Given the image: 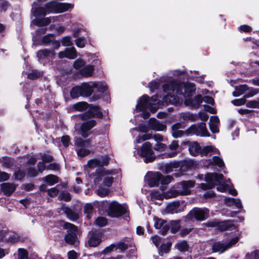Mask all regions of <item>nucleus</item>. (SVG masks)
I'll use <instances>...</instances> for the list:
<instances>
[{
	"mask_svg": "<svg viewBox=\"0 0 259 259\" xmlns=\"http://www.w3.org/2000/svg\"><path fill=\"white\" fill-rule=\"evenodd\" d=\"M167 148V146L165 144L163 143H157L154 147V149L158 151H163Z\"/></svg>",
	"mask_w": 259,
	"mask_h": 259,
	"instance_id": "774afa93",
	"label": "nucleus"
},
{
	"mask_svg": "<svg viewBox=\"0 0 259 259\" xmlns=\"http://www.w3.org/2000/svg\"><path fill=\"white\" fill-rule=\"evenodd\" d=\"M175 247L181 252L187 251L189 248L187 242L184 240L178 241L176 244Z\"/></svg>",
	"mask_w": 259,
	"mask_h": 259,
	"instance_id": "2f4dec72",
	"label": "nucleus"
},
{
	"mask_svg": "<svg viewBox=\"0 0 259 259\" xmlns=\"http://www.w3.org/2000/svg\"><path fill=\"white\" fill-rule=\"evenodd\" d=\"M136 108L139 111L149 110L155 112L158 108V101L154 97L149 98L148 96L144 95L139 99Z\"/></svg>",
	"mask_w": 259,
	"mask_h": 259,
	"instance_id": "7ed1b4c3",
	"label": "nucleus"
},
{
	"mask_svg": "<svg viewBox=\"0 0 259 259\" xmlns=\"http://www.w3.org/2000/svg\"><path fill=\"white\" fill-rule=\"evenodd\" d=\"M101 242V239L97 235H93L89 240L88 243L90 246L96 247Z\"/></svg>",
	"mask_w": 259,
	"mask_h": 259,
	"instance_id": "79ce46f5",
	"label": "nucleus"
},
{
	"mask_svg": "<svg viewBox=\"0 0 259 259\" xmlns=\"http://www.w3.org/2000/svg\"><path fill=\"white\" fill-rule=\"evenodd\" d=\"M41 75V73L37 71H33L28 74V77L31 79H35Z\"/></svg>",
	"mask_w": 259,
	"mask_h": 259,
	"instance_id": "0e129e2a",
	"label": "nucleus"
},
{
	"mask_svg": "<svg viewBox=\"0 0 259 259\" xmlns=\"http://www.w3.org/2000/svg\"><path fill=\"white\" fill-rule=\"evenodd\" d=\"M209 214V210L206 208H194L190 212V215L196 220L202 221L206 219Z\"/></svg>",
	"mask_w": 259,
	"mask_h": 259,
	"instance_id": "f8f14e48",
	"label": "nucleus"
},
{
	"mask_svg": "<svg viewBox=\"0 0 259 259\" xmlns=\"http://www.w3.org/2000/svg\"><path fill=\"white\" fill-rule=\"evenodd\" d=\"M151 199L152 201L156 200H161L162 198V196L158 192L156 191H152L150 193Z\"/></svg>",
	"mask_w": 259,
	"mask_h": 259,
	"instance_id": "13d9d810",
	"label": "nucleus"
},
{
	"mask_svg": "<svg viewBox=\"0 0 259 259\" xmlns=\"http://www.w3.org/2000/svg\"><path fill=\"white\" fill-rule=\"evenodd\" d=\"M164 92L166 95L163 98V101L166 104H175L179 102V98L176 94L182 95L185 98V104L193 107H198L202 102L201 95H197L193 100L189 99L195 91L193 83H184L177 81L169 80L163 85Z\"/></svg>",
	"mask_w": 259,
	"mask_h": 259,
	"instance_id": "f257e3e1",
	"label": "nucleus"
},
{
	"mask_svg": "<svg viewBox=\"0 0 259 259\" xmlns=\"http://www.w3.org/2000/svg\"><path fill=\"white\" fill-rule=\"evenodd\" d=\"M138 152L145 158L144 161L146 163L153 161L155 158L152 149V145L149 142H145L143 144L141 150H139Z\"/></svg>",
	"mask_w": 259,
	"mask_h": 259,
	"instance_id": "6e6552de",
	"label": "nucleus"
},
{
	"mask_svg": "<svg viewBox=\"0 0 259 259\" xmlns=\"http://www.w3.org/2000/svg\"><path fill=\"white\" fill-rule=\"evenodd\" d=\"M182 124L180 123H176L171 126V134L174 138H178L184 136H186V130L183 131Z\"/></svg>",
	"mask_w": 259,
	"mask_h": 259,
	"instance_id": "dca6fc26",
	"label": "nucleus"
},
{
	"mask_svg": "<svg viewBox=\"0 0 259 259\" xmlns=\"http://www.w3.org/2000/svg\"><path fill=\"white\" fill-rule=\"evenodd\" d=\"M192 135H195L201 137H206L209 136L206 127V124L203 122L198 124H193L186 130L187 136Z\"/></svg>",
	"mask_w": 259,
	"mask_h": 259,
	"instance_id": "423d86ee",
	"label": "nucleus"
},
{
	"mask_svg": "<svg viewBox=\"0 0 259 259\" xmlns=\"http://www.w3.org/2000/svg\"><path fill=\"white\" fill-rule=\"evenodd\" d=\"M154 221V226L155 228L157 229H161V233L162 235H164L169 229L168 226L166 222L163 220L158 218H155Z\"/></svg>",
	"mask_w": 259,
	"mask_h": 259,
	"instance_id": "6ab92c4d",
	"label": "nucleus"
},
{
	"mask_svg": "<svg viewBox=\"0 0 259 259\" xmlns=\"http://www.w3.org/2000/svg\"><path fill=\"white\" fill-rule=\"evenodd\" d=\"M94 71V67L93 65H88L81 69L80 71V74L84 77L92 76Z\"/></svg>",
	"mask_w": 259,
	"mask_h": 259,
	"instance_id": "c756f323",
	"label": "nucleus"
},
{
	"mask_svg": "<svg viewBox=\"0 0 259 259\" xmlns=\"http://www.w3.org/2000/svg\"><path fill=\"white\" fill-rule=\"evenodd\" d=\"M95 120L92 119L83 122L80 126V134L84 138L88 137L90 133L89 131L96 125Z\"/></svg>",
	"mask_w": 259,
	"mask_h": 259,
	"instance_id": "2eb2a0df",
	"label": "nucleus"
},
{
	"mask_svg": "<svg viewBox=\"0 0 259 259\" xmlns=\"http://www.w3.org/2000/svg\"><path fill=\"white\" fill-rule=\"evenodd\" d=\"M246 106L249 108H259V102L255 100L249 101L247 103Z\"/></svg>",
	"mask_w": 259,
	"mask_h": 259,
	"instance_id": "e2e57ef3",
	"label": "nucleus"
},
{
	"mask_svg": "<svg viewBox=\"0 0 259 259\" xmlns=\"http://www.w3.org/2000/svg\"><path fill=\"white\" fill-rule=\"evenodd\" d=\"M179 147L178 142L175 140L172 141L169 145V149L172 151L170 153H165L162 155L163 158H171L175 157L177 154V150Z\"/></svg>",
	"mask_w": 259,
	"mask_h": 259,
	"instance_id": "4be33fe9",
	"label": "nucleus"
},
{
	"mask_svg": "<svg viewBox=\"0 0 259 259\" xmlns=\"http://www.w3.org/2000/svg\"><path fill=\"white\" fill-rule=\"evenodd\" d=\"M189 150L193 156H196L200 152V146L197 142H193L190 144Z\"/></svg>",
	"mask_w": 259,
	"mask_h": 259,
	"instance_id": "7c9ffc66",
	"label": "nucleus"
},
{
	"mask_svg": "<svg viewBox=\"0 0 259 259\" xmlns=\"http://www.w3.org/2000/svg\"><path fill=\"white\" fill-rule=\"evenodd\" d=\"M58 199L60 200H64L65 201H69L71 200V196L69 193L61 192L59 196Z\"/></svg>",
	"mask_w": 259,
	"mask_h": 259,
	"instance_id": "5fc2aeb1",
	"label": "nucleus"
},
{
	"mask_svg": "<svg viewBox=\"0 0 259 259\" xmlns=\"http://www.w3.org/2000/svg\"><path fill=\"white\" fill-rule=\"evenodd\" d=\"M96 224L99 227H103L107 224V221L106 218L103 217L98 218L96 221Z\"/></svg>",
	"mask_w": 259,
	"mask_h": 259,
	"instance_id": "4d7b16f0",
	"label": "nucleus"
},
{
	"mask_svg": "<svg viewBox=\"0 0 259 259\" xmlns=\"http://www.w3.org/2000/svg\"><path fill=\"white\" fill-rule=\"evenodd\" d=\"M46 8L48 13H58V3L56 2H51L46 5Z\"/></svg>",
	"mask_w": 259,
	"mask_h": 259,
	"instance_id": "f704fd0d",
	"label": "nucleus"
},
{
	"mask_svg": "<svg viewBox=\"0 0 259 259\" xmlns=\"http://www.w3.org/2000/svg\"><path fill=\"white\" fill-rule=\"evenodd\" d=\"M195 182L192 180L183 181L176 185V187L172 188L164 193V196L168 199L176 197L179 195H186L190 194V189L193 188Z\"/></svg>",
	"mask_w": 259,
	"mask_h": 259,
	"instance_id": "f03ea898",
	"label": "nucleus"
},
{
	"mask_svg": "<svg viewBox=\"0 0 259 259\" xmlns=\"http://www.w3.org/2000/svg\"><path fill=\"white\" fill-rule=\"evenodd\" d=\"M97 176L94 179L95 185H98L101 181L103 182V185L107 187L111 186L113 182V171H109L102 168V169H97Z\"/></svg>",
	"mask_w": 259,
	"mask_h": 259,
	"instance_id": "39448f33",
	"label": "nucleus"
},
{
	"mask_svg": "<svg viewBox=\"0 0 259 259\" xmlns=\"http://www.w3.org/2000/svg\"><path fill=\"white\" fill-rule=\"evenodd\" d=\"M82 96L84 97H89L93 93V88H94L93 87V83L92 85H90L88 83H83L81 86H80Z\"/></svg>",
	"mask_w": 259,
	"mask_h": 259,
	"instance_id": "cd10ccee",
	"label": "nucleus"
},
{
	"mask_svg": "<svg viewBox=\"0 0 259 259\" xmlns=\"http://www.w3.org/2000/svg\"><path fill=\"white\" fill-rule=\"evenodd\" d=\"M218 228L221 231H232L236 229V226L230 221H224L218 224Z\"/></svg>",
	"mask_w": 259,
	"mask_h": 259,
	"instance_id": "bb28decb",
	"label": "nucleus"
},
{
	"mask_svg": "<svg viewBox=\"0 0 259 259\" xmlns=\"http://www.w3.org/2000/svg\"><path fill=\"white\" fill-rule=\"evenodd\" d=\"M93 87L95 88H97L98 91L102 93L105 92L107 89V85L104 83L94 82L93 83Z\"/></svg>",
	"mask_w": 259,
	"mask_h": 259,
	"instance_id": "c03bdc74",
	"label": "nucleus"
},
{
	"mask_svg": "<svg viewBox=\"0 0 259 259\" xmlns=\"http://www.w3.org/2000/svg\"><path fill=\"white\" fill-rule=\"evenodd\" d=\"M2 191L6 195H11L16 189L14 184L10 183H4L1 184Z\"/></svg>",
	"mask_w": 259,
	"mask_h": 259,
	"instance_id": "5701e85b",
	"label": "nucleus"
},
{
	"mask_svg": "<svg viewBox=\"0 0 259 259\" xmlns=\"http://www.w3.org/2000/svg\"><path fill=\"white\" fill-rule=\"evenodd\" d=\"M60 58H67L73 59L77 57V53L74 47L66 49L64 51L60 52L58 53Z\"/></svg>",
	"mask_w": 259,
	"mask_h": 259,
	"instance_id": "f3484780",
	"label": "nucleus"
},
{
	"mask_svg": "<svg viewBox=\"0 0 259 259\" xmlns=\"http://www.w3.org/2000/svg\"><path fill=\"white\" fill-rule=\"evenodd\" d=\"M170 246L171 244L169 243L162 244L159 249V254L163 255L164 253L168 252L170 250Z\"/></svg>",
	"mask_w": 259,
	"mask_h": 259,
	"instance_id": "8fccbe9b",
	"label": "nucleus"
},
{
	"mask_svg": "<svg viewBox=\"0 0 259 259\" xmlns=\"http://www.w3.org/2000/svg\"><path fill=\"white\" fill-rule=\"evenodd\" d=\"M149 128L156 131H164L166 126L155 119H150L149 121Z\"/></svg>",
	"mask_w": 259,
	"mask_h": 259,
	"instance_id": "a211bd4d",
	"label": "nucleus"
},
{
	"mask_svg": "<svg viewBox=\"0 0 259 259\" xmlns=\"http://www.w3.org/2000/svg\"><path fill=\"white\" fill-rule=\"evenodd\" d=\"M180 202L178 201H174L169 203L166 207V211L168 213H175L180 211Z\"/></svg>",
	"mask_w": 259,
	"mask_h": 259,
	"instance_id": "c85d7f7f",
	"label": "nucleus"
},
{
	"mask_svg": "<svg viewBox=\"0 0 259 259\" xmlns=\"http://www.w3.org/2000/svg\"><path fill=\"white\" fill-rule=\"evenodd\" d=\"M88 115L92 117H101L102 113L98 106H93L90 107L88 113L83 114V118L88 117Z\"/></svg>",
	"mask_w": 259,
	"mask_h": 259,
	"instance_id": "b1692460",
	"label": "nucleus"
},
{
	"mask_svg": "<svg viewBox=\"0 0 259 259\" xmlns=\"http://www.w3.org/2000/svg\"><path fill=\"white\" fill-rule=\"evenodd\" d=\"M73 6L69 3H58V13H63L73 8Z\"/></svg>",
	"mask_w": 259,
	"mask_h": 259,
	"instance_id": "4c0bfd02",
	"label": "nucleus"
},
{
	"mask_svg": "<svg viewBox=\"0 0 259 259\" xmlns=\"http://www.w3.org/2000/svg\"><path fill=\"white\" fill-rule=\"evenodd\" d=\"M179 166L180 163L178 161L170 162L165 165L164 171L166 173H169L172 171L174 168H178Z\"/></svg>",
	"mask_w": 259,
	"mask_h": 259,
	"instance_id": "58836bf2",
	"label": "nucleus"
},
{
	"mask_svg": "<svg viewBox=\"0 0 259 259\" xmlns=\"http://www.w3.org/2000/svg\"><path fill=\"white\" fill-rule=\"evenodd\" d=\"M54 39V35L53 34H48L43 37L42 41L46 45H48L52 43Z\"/></svg>",
	"mask_w": 259,
	"mask_h": 259,
	"instance_id": "3c124183",
	"label": "nucleus"
},
{
	"mask_svg": "<svg viewBox=\"0 0 259 259\" xmlns=\"http://www.w3.org/2000/svg\"><path fill=\"white\" fill-rule=\"evenodd\" d=\"M251 88H250L246 84L239 85L235 88V90L233 92V95L234 97H238L244 94H245L249 92Z\"/></svg>",
	"mask_w": 259,
	"mask_h": 259,
	"instance_id": "393cba45",
	"label": "nucleus"
},
{
	"mask_svg": "<svg viewBox=\"0 0 259 259\" xmlns=\"http://www.w3.org/2000/svg\"><path fill=\"white\" fill-rule=\"evenodd\" d=\"M18 252V259H27L28 252L25 249L19 248Z\"/></svg>",
	"mask_w": 259,
	"mask_h": 259,
	"instance_id": "864d4df0",
	"label": "nucleus"
},
{
	"mask_svg": "<svg viewBox=\"0 0 259 259\" xmlns=\"http://www.w3.org/2000/svg\"><path fill=\"white\" fill-rule=\"evenodd\" d=\"M181 118L186 121H194L198 119V115L196 114L185 113L182 115Z\"/></svg>",
	"mask_w": 259,
	"mask_h": 259,
	"instance_id": "e433bc0d",
	"label": "nucleus"
},
{
	"mask_svg": "<svg viewBox=\"0 0 259 259\" xmlns=\"http://www.w3.org/2000/svg\"><path fill=\"white\" fill-rule=\"evenodd\" d=\"M259 93V89L251 88L249 92L246 93L243 98L235 99L232 101V103L235 106L244 105L246 102V98L254 96Z\"/></svg>",
	"mask_w": 259,
	"mask_h": 259,
	"instance_id": "4468645a",
	"label": "nucleus"
},
{
	"mask_svg": "<svg viewBox=\"0 0 259 259\" xmlns=\"http://www.w3.org/2000/svg\"><path fill=\"white\" fill-rule=\"evenodd\" d=\"M97 194L101 197H105L109 193L108 188H100L97 191Z\"/></svg>",
	"mask_w": 259,
	"mask_h": 259,
	"instance_id": "052dcab7",
	"label": "nucleus"
},
{
	"mask_svg": "<svg viewBox=\"0 0 259 259\" xmlns=\"http://www.w3.org/2000/svg\"><path fill=\"white\" fill-rule=\"evenodd\" d=\"M219 150L212 146H207L203 148L201 153L205 155L219 153Z\"/></svg>",
	"mask_w": 259,
	"mask_h": 259,
	"instance_id": "72a5a7b5",
	"label": "nucleus"
},
{
	"mask_svg": "<svg viewBox=\"0 0 259 259\" xmlns=\"http://www.w3.org/2000/svg\"><path fill=\"white\" fill-rule=\"evenodd\" d=\"M34 25H36L38 26H47L49 23H51V19L50 18H45L42 19H35L32 21Z\"/></svg>",
	"mask_w": 259,
	"mask_h": 259,
	"instance_id": "c9c22d12",
	"label": "nucleus"
},
{
	"mask_svg": "<svg viewBox=\"0 0 259 259\" xmlns=\"http://www.w3.org/2000/svg\"><path fill=\"white\" fill-rule=\"evenodd\" d=\"M50 54L55 56L56 53L49 49H44L38 51L37 52V56L39 59H44L48 57Z\"/></svg>",
	"mask_w": 259,
	"mask_h": 259,
	"instance_id": "473e14b6",
	"label": "nucleus"
},
{
	"mask_svg": "<svg viewBox=\"0 0 259 259\" xmlns=\"http://www.w3.org/2000/svg\"><path fill=\"white\" fill-rule=\"evenodd\" d=\"M62 210L71 221H76L79 218V213L77 211L72 210L71 208L64 206L62 207Z\"/></svg>",
	"mask_w": 259,
	"mask_h": 259,
	"instance_id": "412c9836",
	"label": "nucleus"
},
{
	"mask_svg": "<svg viewBox=\"0 0 259 259\" xmlns=\"http://www.w3.org/2000/svg\"><path fill=\"white\" fill-rule=\"evenodd\" d=\"M85 64V62L84 60L81 59H78L74 61L73 66L74 68L78 69L83 66Z\"/></svg>",
	"mask_w": 259,
	"mask_h": 259,
	"instance_id": "6e6d98bb",
	"label": "nucleus"
},
{
	"mask_svg": "<svg viewBox=\"0 0 259 259\" xmlns=\"http://www.w3.org/2000/svg\"><path fill=\"white\" fill-rule=\"evenodd\" d=\"M217 173H211L207 174L205 177V180L206 183H201L199 185L203 190L211 189L214 187V182H217L218 180L217 177Z\"/></svg>",
	"mask_w": 259,
	"mask_h": 259,
	"instance_id": "9b49d317",
	"label": "nucleus"
},
{
	"mask_svg": "<svg viewBox=\"0 0 259 259\" xmlns=\"http://www.w3.org/2000/svg\"><path fill=\"white\" fill-rule=\"evenodd\" d=\"M90 143L89 140H83L81 138H78L75 142L76 151L78 156L84 157L90 154V151L84 148L85 145H89Z\"/></svg>",
	"mask_w": 259,
	"mask_h": 259,
	"instance_id": "9d476101",
	"label": "nucleus"
},
{
	"mask_svg": "<svg viewBox=\"0 0 259 259\" xmlns=\"http://www.w3.org/2000/svg\"><path fill=\"white\" fill-rule=\"evenodd\" d=\"M239 239L238 236H236L225 241L215 242L211 246L212 252L223 253L237 243Z\"/></svg>",
	"mask_w": 259,
	"mask_h": 259,
	"instance_id": "20e7f679",
	"label": "nucleus"
},
{
	"mask_svg": "<svg viewBox=\"0 0 259 259\" xmlns=\"http://www.w3.org/2000/svg\"><path fill=\"white\" fill-rule=\"evenodd\" d=\"M161 178V174L157 172H149L145 177V180L150 187L156 186L159 184Z\"/></svg>",
	"mask_w": 259,
	"mask_h": 259,
	"instance_id": "ddd939ff",
	"label": "nucleus"
},
{
	"mask_svg": "<svg viewBox=\"0 0 259 259\" xmlns=\"http://www.w3.org/2000/svg\"><path fill=\"white\" fill-rule=\"evenodd\" d=\"M86 41L83 37L77 38L75 40L76 45L79 48H82L85 46Z\"/></svg>",
	"mask_w": 259,
	"mask_h": 259,
	"instance_id": "680f3d73",
	"label": "nucleus"
},
{
	"mask_svg": "<svg viewBox=\"0 0 259 259\" xmlns=\"http://www.w3.org/2000/svg\"><path fill=\"white\" fill-rule=\"evenodd\" d=\"M217 177L218 181L214 182V186L218 185L217 190L220 192H225L229 187V185L224 180V177L222 174H218L217 173Z\"/></svg>",
	"mask_w": 259,
	"mask_h": 259,
	"instance_id": "aec40b11",
	"label": "nucleus"
},
{
	"mask_svg": "<svg viewBox=\"0 0 259 259\" xmlns=\"http://www.w3.org/2000/svg\"><path fill=\"white\" fill-rule=\"evenodd\" d=\"M87 166L91 168H94L96 167H100V161L98 159L94 158L88 161Z\"/></svg>",
	"mask_w": 259,
	"mask_h": 259,
	"instance_id": "09e8293b",
	"label": "nucleus"
},
{
	"mask_svg": "<svg viewBox=\"0 0 259 259\" xmlns=\"http://www.w3.org/2000/svg\"><path fill=\"white\" fill-rule=\"evenodd\" d=\"M220 120L218 116H212L210 118L209 128L210 131L213 133H217L219 132V124Z\"/></svg>",
	"mask_w": 259,
	"mask_h": 259,
	"instance_id": "a878e982",
	"label": "nucleus"
},
{
	"mask_svg": "<svg viewBox=\"0 0 259 259\" xmlns=\"http://www.w3.org/2000/svg\"><path fill=\"white\" fill-rule=\"evenodd\" d=\"M210 164L218 165L219 167H221L224 166L223 160L218 156H214L210 161Z\"/></svg>",
	"mask_w": 259,
	"mask_h": 259,
	"instance_id": "de8ad7c7",
	"label": "nucleus"
},
{
	"mask_svg": "<svg viewBox=\"0 0 259 259\" xmlns=\"http://www.w3.org/2000/svg\"><path fill=\"white\" fill-rule=\"evenodd\" d=\"M110 215L112 217H117L124 214L126 211L125 205L120 204L116 201L112 202L109 206Z\"/></svg>",
	"mask_w": 259,
	"mask_h": 259,
	"instance_id": "1a4fd4ad",
	"label": "nucleus"
},
{
	"mask_svg": "<svg viewBox=\"0 0 259 259\" xmlns=\"http://www.w3.org/2000/svg\"><path fill=\"white\" fill-rule=\"evenodd\" d=\"M63 226L67 232L65 237V241L71 245L75 244L77 241V228L73 224L67 222L64 223Z\"/></svg>",
	"mask_w": 259,
	"mask_h": 259,
	"instance_id": "0eeeda50",
	"label": "nucleus"
},
{
	"mask_svg": "<svg viewBox=\"0 0 259 259\" xmlns=\"http://www.w3.org/2000/svg\"><path fill=\"white\" fill-rule=\"evenodd\" d=\"M88 104L85 102H78L73 105V108L79 111H83L88 108Z\"/></svg>",
	"mask_w": 259,
	"mask_h": 259,
	"instance_id": "49530a36",
	"label": "nucleus"
},
{
	"mask_svg": "<svg viewBox=\"0 0 259 259\" xmlns=\"http://www.w3.org/2000/svg\"><path fill=\"white\" fill-rule=\"evenodd\" d=\"M172 180V178L170 176H162L161 175V178L160 179V181H161V183L162 184H167L171 182Z\"/></svg>",
	"mask_w": 259,
	"mask_h": 259,
	"instance_id": "bf43d9fd",
	"label": "nucleus"
},
{
	"mask_svg": "<svg viewBox=\"0 0 259 259\" xmlns=\"http://www.w3.org/2000/svg\"><path fill=\"white\" fill-rule=\"evenodd\" d=\"M32 11L33 13L34 16L37 17L39 16H45L48 13L46 7H39L36 9L32 8Z\"/></svg>",
	"mask_w": 259,
	"mask_h": 259,
	"instance_id": "a19ab883",
	"label": "nucleus"
},
{
	"mask_svg": "<svg viewBox=\"0 0 259 259\" xmlns=\"http://www.w3.org/2000/svg\"><path fill=\"white\" fill-rule=\"evenodd\" d=\"M152 138V135L151 134H146L143 135L142 136H138L136 139V143H140L142 141H144L150 139Z\"/></svg>",
	"mask_w": 259,
	"mask_h": 259,
	"instance_id": "603ef678",
	"label": "nucleus"
},
{
	"mask_svg": "<svg viewBox=\"0 0 259 259\" xmlns=\"http://www.w3.org/2000/svg\"><path fill=\"white\" fill-rule=\"evenodd\" d=\"M62 44L65 47L71 46L72 43L71 41V37L70 36H65L63 37L62 40Z\"/></svg>",
	"mask_w": 259,
	"mask_h": 259,
	"instance_id": "69168bd1",
	"label": "nucleus"
},
{
	"mask_svg": "<svg viewBox=\"0 0 259 259\" xmlns=\"http://www.w3.org/2000/svg\"><path fill=\"white\" fill-rule=\"evenodd\" d=\"M93 207V204L92 203H87L84 206V212L87 214V217L88 219L91 218Z\"/></svg>",
	"mask_w": 259,
	"mask_h": 259,
	"instance_id": "a18cd8bd",
	"label": "nucleus"
},
{
	"mask_svg": "<svg viewBox=\"0 0 259 259\" xmlns=\"http://www.w3.org/2000/svg\"><path fill=\"white\" fill-rule=\"evenodd\" d=\"M44 179L46 182L50 186L58 183V177L55 175H49L46 176Z\"/></svg>",
	"mask_w": 259,
	"mask_h": 259,
	"instance_id": "ea45409f",
	"label": "nucleus"
},
{
	"mask_svg": "<svg viewBox=\"0 0 259 259\" xmlns=\"http://www.w3.org/2000/svg\"><path fill=\"white\" fill-rule=\"evenodd\" d=\"M59 192V190L56 187L52 188L48 191V194L51 197L56 196L58 194Z\"/></svg>",
	"mask_w": 259,
	"mask_h": 259,
	"instance_id": "338daca9",
	"label": "nucleus"
},
{
	"mask_svg": "<svg viewBox=\"0 0 259 259\" xmlns=\"http://www.w3.org/2000/svg\"><path fill=\"white\" fill-rule=\"evenodd\" d=\"M70 95L73 98H76L79 96H82L80 86L73 88L70 91Z\"/></svg>",
	"mask_w": 259,
	"mask_h": 259,
	"instance_id": "37998d69",
	"label": "nucleus"
}]
</instances>
